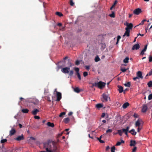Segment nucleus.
I'll return each mask as SVG.
<instances>
[{
  "label": "nucleus",
  "instance_id": "obj_42",
  "mask_svg": "<svg viewBox=\"0 0 152 152\" xmlns=\"http://www.w3.org/2000/svg\"><path fill=\"white\" fill-rule=\"evenodd\" d=\"M121 37L120 36L118 35V36L117 38V41L116 42V44H117L118 43V42H119L120 39H121Z\"/></svg>",
  "mask_w": 152,
  "mask_h": 152
},
{
  "label": "nucleus",
  "instance_id": "obj_8",
  "mask_svg": "<svg viewBox=\"0 0 152 152\" xmlns=\"http://www.w3.org/2000/svg\"><path fill=\"white\" fill-rule=\"evenodd\" d=\"M142 12L140 8H137L133 11V13L136 15H138Z\"/></svg>",
  "mask_w": 152,
  "mask_h": 152
},
{
  "label": "nucleus",
  "instance_id": "obj_18",
  "mask_svg": "<svg viewBox=\"0 0 152 152\" xmlns=\"http://www.w3.org/2000/svg\"><path fill=\"white\" fill-rule=\"evenodd\" d=\"M129 132L134 135H135L137 133V132L135 131V130L134 129H132L130 131H129Z\"/></svg>",
  "mask_w": 152,
  "mask_h": 152
},
{
  "label": "nucleus",
  "instance_id": "obj_5",
  "mask_svg": "<svg viewBox=\"0 0 152 152\" xmlns=\"http://www.w3.org/2000/svg\"><path fill=\"white\" fill-rule=\"evenodd\" d=\"M29 103H32L34 105H37L39 103V101L37 99H31L29 100Z\"/></svg>",
  "mask_w": 152,
  "mask_h": 152
},
{
  "label": "nucleus",
  "instance_id": "obj_45",
  "mask_svg": "<svg viewBox=\"0 0 152 152\" xmlns=\"http://www.w3.org/2000/svg\"><path fill=\"white\" fill-rule=\"evenodd\" d=\"M130 129V127L129 126H127L126 128V129H122V130H126V131H128Z\"/></svg>",
  "mask_w": 152,
  "mask_h": 152
},
{
  "label": "nucleus",
  "instance_id": "obj_11",
  "mask_svg": "<svg viewBox=\"0 0 152 152\" xmlns=\"http://www.w3.org/2000/svg\"><path fill=\"white\" fill-rule=\"evenodd\" d=\"M142 121L141 120L138 119L135 123V127L140 126H141V122Z\"/></svg>",
  "mask_w": 152,
  "mask_h": 152
},
{
  "label": "nucleus",
  "instance_id": "obj_49",
  "mask_svg": "<svg viewBox=\"0 0 152 152\" xmlns=\"http://www.w3.org/2000/svg\"><path fill=\"white\" fill-rule=\"evenodd\" d=\"M70 4L71 6H73L74 4V3L73 1L72 0H70Z\"/></svg>",
  "mask_w": 152,
  "mask_h": 152
},
{
  "label": "nucleus",
  "instance_id": "obj_63",
  "mask_svg": "<svg viewBox=\"0 0 152 152\" xmlns=\"http://www.w3.org/2000/svg\"><path fill=\"white\" fill-rule=\"evenodd\" d=\"M34 118L36 119H39L40 118V117L38 116L35 115L34 116Z\"/></svg>",
  "mask_w": 152,
  "mask_h": 152
},
{
  "label": "nucleus",
  "instance_id": "obj_4",
  "mask_svg": "<svg viewBox=\"0 0 152 152\" xmlns=\"http://www.w3.org/2000/svg\"><path fill=\"white\" fill-rule=\"evenodd\" d=\"M102 98H101L102 101L103 102H106L108 101V99H110L108 95L104 93L102 94Z\"/></svg>",
  "mask_w": 152,
  "mask_h": 152
},
{
  "label": "nucleus",
  "instance_id": "obj_43",
  "mask_svg": "<svg viewBox=\"0 0 152 152\" xmlns=\"http://www.w3.org/2000/svg\"><path fill=\"white\" fill-rule=\"evenodd\" d=\"M65 113L64 112H63L61 113L59 115V116L60 117H62L63 115L65 114Z\"/></svg>",
  "mask_w": 152,
  "mask_h": 152
},
{
  "label": "nucleus",
  "instance_id": "obj_21",
  "mask_svg": "<svg viewBox=\"0 0 152 152\" xmlns=\"http://www.w3.org/2000/svg\"><path fill=\"white\" fill-rule=\"evenodd\" d=\"M126 31L123 36H125L126 35L127 37H129V36L130 31V30H128L127 29H126Z\"/></svg>",
  "mask_w": 152,
  "mask_h": 152
},
{
  "label": "nucleus",
  "instance_id": "obj_30",
  "mask_svg": "<svg viewBox=\"0 0 152 152\" xmlns=\"http://www.w3.org/2000/svg\"><path fill=\"white\" fill-rule=\"evenodd\" d=\"M56 15H58L59 17H61L63 16V15L61 12H56Z\"/></svg>",
  "mask_w": 152,
  "mask_h": 152
},
{
  "label": "nucleus",
  "instance_id": "obj_54",
  "mask_svg": "<svg viewBox=\"0 0 152 152\" xmlns=\"http://www.w3.org/2000/svg\"><path fill=\"white\" fill-rule=\"evenodd\" d=\"M121 70L123 72H124L126 71L127 69L125 68H122L121 69Z\"/></svg>",
  "mask_w": 152,
  "mask_h": 152
},
{
  "label": "nucleus",
  "instance_id": "obj_25",
  "mask_svg": "<svg viewBox=\"0 0 152 152\" xmlns=\"http://www.w3.org/2000/svg\"><path fill=\"white\" fill-rule=\"evenodd\" d=\"M47 124L48 126L52 127H53L54 126L53 123H51L50 122H48Z\"/></svg>",
  "mask_w": 152,
  "mask_h": 152
},
{
  "label": "nucleus",
  "instance_id": "obj_15",
  "mask_svg": "<svg viewBox=\"0 0 152 152\" xmlns=\"http://www.w3.org/2000/svg\"><path fill=\"white\" fill-rule=\"evenodd\" d=\"M16 132L15 130L14 129H12L10 132V136L13 135Z\"/></svg>",
  "mask_w": 152,
  "mask_h": 152
},
{
  "label": "nucleus",
  "instance_id": "obj_55",
  "mask_svg": "<svg viewBox=\"0 0 152 152\" xmlns=\"http://www.w3.org/2000/svg\"><path fill=\"white\" fill-rule=\"evenodd\" d=\"M117 2H117V1L116 0H115L114 2V3L113 5L112 6H113V7H115V5H116V4L117 3Z\"/></svg>",
  "mask_w": 152,
  "mask_h": 152
},
{
  "label": "nucleus",
  "instance_id": "obj_24",
  "mask_svg": "<svg viewBox=\"0 0 152 152\" xmlns=\"http://www.w3.org/2000/svg\"><path fill=\"white\" fill-rule=\"evenodd\" d=\"M121 142H118L115 145L116 146H119L121 145V143H124V141L122 140H121Z\"/></svg>",
  "mask_w": 152,
  "mask_h": 152
},
{
  "label": "nucleus",
  "instance_id": "obj_35",
  "mask_svg": "<svg viewBox=\"0 0 152 152\" xmlns=\"http://www.w3.org/2000/svg\"><path fill=\"white\" fill-rule=\"evenodd\" d=\"M152 75V69L148 73L146 76V77L147 76H150Z\"/></svg>",
  "mask_w": 152,
  "mask_h": 152
},
{
  "label": "nucleus",
  "instance_id": "obj_58",
  "mask_svg": "<svg viewBox=\"0 0 152 152\" xmlns=\"http://www.w3.org/2000/svg\"><path fill=\"white\" fill-rule=\"evenodd\" d=\"M133 116L135 118H137L138 117V115L136 113H134L133 115Z\"/></svg>",
  "mask_w": 152,
  "mask_h": 152
},
{
  "label": "nucleus",
  "instance_id": "obj_26",
  "mask_svg": "<svg viewBox=\"0 0 152 152\" xmlns=\"http://www.w3.org/2000/svg\"><path fill=\"white\" fill-rule=\"evenodd\" d=\"M103 106V104H98L96 105V107L98 109L102 107Z\"/></svg>",
  "mask_w": 152,
  "mask_h": 152
},
{
  "label": "nucleus",
  "instance_id": "obj_53",
  "mask_svg": "<svg viewBox=\"0 0 152 152\" xmlns=\"http://www.w3.org/2000/svg\"><path fill=\"white\" fill-rule=\"evenodd\" d=\"M73 71L72 70H71L69 72V75L70 76H72L73 75Z\"/></svg>",
  "mask_w": 152,
  "mask_h": 152
},
{
  "label": "nucleus",
  "instance_id": "obj_17",
  "mask_svg": "<svg viewBox=\"0 0 152 152\" xmlns=\"http://www.w3.org/2000/svg\"><path fill=\"white\" fill-rule=\"evenodd\" d=\"M136 144V142L135 141L131 140L130 142V145L131 146H134Z\"/></svg>",
  "mask_w": 152,
  "mask_h": 152
},
{
  "label": "nucleus",
  "instance_id": "obj_37",
  "mask_svg": "<svg viewBox=\"0 0 152 152\" xmlns=\"http://www.w3.org/2000/svg\"><path fill=\"white\" fill-rule=\"evenodd\" d=\"M65 64H63L62 66H57V71H58L60 69L62 68V67L63 66H65Z\"/></svg>",
  "mask_w": 152,
  "mask_h": 152
},
{
  "label": "nucleus",
  "instance_id": "obj_16",
  "mask_svg": "<svg viewBox=\"0 0 152 152\" xmlns=\"http://www.w3.org/2000/svg\"><path fill=\"white\" fill-rule=\"evenodd\" d=\"M118 91L119 93H121L123 91V87L121 86H118Z\"/></svg>",
  "mask_w": 152,
  "mask_h": 152
},
{
  "label": "nucleus",
  "instance_id": "obj_7",
  "mask_svg": "<svg viewBox=\"0 0 152 152\" xmlns=\"http://www.w3.org/2000/svg\"><path fill=\"white\" fill-rule=\"evenodd\" d=\"M57 99L56 101H59L61 99V93L58 91H56Z\"/></svg>",
  "mask_w": 152,
  "mask_h": 152
},
{
  "label": "nucleus",
  "instance_id": "obj_57",
  "mask_svg": "<svg viewBox=\"0 0 152 152\" xmlns=\"http://www.w3.org/2000/svg\"><path fill=\"white\" fill-rule=\"evenodd\" d=\"M145 50H142L141 52V53H140V55L142 56L144 54V52H145Z\"/></svg>",
  "mask_w": 152,
  "mask_h": 152
},
{
  "label": "nucleus",
  "instance_id": "obj_1",
  "mask_svg": "<svg viewBox=\"0 0 152 152\" xmlns=\"http://www.w3.org/2000/svg\"><path fill=\"white\" fill-rule=\"evenodd\" d=\"M54 142L52 140H49L47 142L44 143V148L47 152H53L52 148Z\"/></svg>",
  "mask_w": 152,
  "mask_h": 152
},
{
  "label": "nucleus",
  "instance_id": "obj_44",
  "mask_svg": "<svg viewBox=\"0 0 152 152\" xmlns=\"http://www.w3.org/2000/svg\"><path fill=\"white\" fill-rule=\"evenodd\" d=\"M138 128L137 129V132H140V130L141 129H142V126H138Z\"/></svg>",
  "mask_w": 152,
  "mask_h": 152
},
{
  "label": "nucleus",
  "instance_id": "obj_40",
  "mask_svg": "<svg viewBox=\"0 0 152 152\" xmlns=\"http://www.w3.org/2000/svg\"><path fill=\"white\" fill-rule=\"evenodd\" d=\"M7 140L6 139H3L2 140H1V143H4L7 142Z\"/></svg>",
  "mask_w": 152,
  "mask_h": 152
},
{
  "label": "nucleus",
  "instance_id": "obj_47",
  "mask_svg": "<svg viewBox=\"0 0 152 152\" xmlns=\"http://www.w3.org/2000/svg\"><path fill=\"white\" fill-rule=\"evenodd\" d=\"M88 75V73L87 72H84L83 73V76L85 77H86Z\"/></svg>",
  "mask_w": 152,
  "mask_h": 152
},
{
  "label": "nucleus",
  "instance_id": "obj_3",
  "mask_svg": "<svg viewBox=\"0 0 152 152\" xmlns=\"http://www.w3.org/2000/svg\"><path fill=\"white\" fill-rule=\"evenodd\" d=\"M68 64L69 67L62 68L61 69V71L62 72L64 73H68L69 72V70L70 69V67H71L72 65L71 63L69 61V60H68Z\"/></svg>",
  "mask_w": 152,
  "mask_h": 152
},
{
  "label": "nucleus",
  "instance_id": "obj_48",
  "mask_svg": "<svg viewBox=\"0 0 152 152\" xmlns=\"http://www.w3.org/2000/svg\"><path fill=\"white\" fill-rule=\"evenodd\" d=\"M75 70L76 72V73H79V68L76 67L75 68Z\"/></svg>",
  "mask_w": 152,
  "mask_h": 152
},
{
  "label": "nucleus",
  "instance_id": "obj_29",
  "mask_svg": "<svg viewBox=\"0 0 152 152\" xmlns=\"http://www.w3.org/2000/svg\"><path fill=\"white\" fill-rule=\"evenodd\" d=\"M69 119L68 118H65L64 119V121L65 123L67 124L68 123V122L69 121Z\"/></svg>",
  "mask_w": 152,
  "mask_h": 152
},
{
  "label": "nucleus",
  "instance_id": "obj_6",
  "mask_svg": "<svg viewBox=\"0 0 152 152\" xmlns=\"http://www.w3.org/2000/svg\"><path fill=\"white\" fill-rule=\"evenodd\" d=\"M150 104V103H149L147 104H143L142 107V113H145L147 111L148 109L147 106L149 105Z\"/></svg>",
  "mask_w": 152,
  "mask_h": 152
},
{
  "label": "nucleus",
  "instance_id": "obj_62",
  "mask_svg": "<svg viewBox=\"0 0 152 152\" xmlns=\"http://www.w3.org/2000/svg\"><path fill=\"white\" fill-rule=\"evenodd\" d=\"M46 99L49 102H50L51 100H50V97L49 96H47L46 97Z\"/></svg>",
  "mask_w": 152,
  "mask_h": 152
},
{
  "label": "nucleus",
  "instance_id": "obj_2",
  "mask_svg": "<svg viewBox=\"0 0 152 152\" xmlns=\"http://www.w3.org/2000/svg\"><path fill=\"white\" fill-rule=\"evenodd\" d=\"M106 83L102 81H99L98 82H95L93 83V86L95 87H97L100 89H102L105 86Z\"/></svg>",
  "mask_w": 152,
  "mask_h": 152
},
{
  "label": "nucleus",
  "instance_id": "obj_33",
  "mask_svg": "<svg viewBox=\"0 0 152 152\" xmlns=\"http://www.w3.org/2000/svg\"><path fill=\"white\" fill-rule=\"evenodd\" d=\"M109 16L111 18H115V14L114 12L113 11L112 12V13L111 14H110L109 15Z\"/></svg>",
  "mask_w": 152,
  "mask_h": 152
},
{
  "label": "nucleus",
  "instance_id": "obj_22",
  "mask_svg": "<svg viewBox=\"0 0 152 152\" xmlns=\"http://www.w3.org/2000/svg\"><path fill=\"white\" fill-rule=\"evenodd\" d=\"M39 112V111L37 109H35L32 112V113L33 115H36L37 114V113Z\"/></svg>",
  "mask_w": 152,
  "mask_h": 152
},
{
  "label": "nucleus",
  "instance_id": "obj_60",
  "mask_svg": "<svg viewBox=\"0 0 152 152\" xmlns=\"http://www.w3.org/2000/svg\"><path fill=\"white\" fill-rule=\"evenodd\" d=\"M137 150V147H134L133 149H132V152H135Z\"/></svg>",
  "mask_w": 152,
  "mask_h": 152
},
{
  "label": "nucleus",
  "instance_id": "obj_51",
  "mask_svg": "<svg viewBox=\"0 0 152 152\" xmlns=\"http://www.w3.org/2000/svg\"><path fill=\"white\" fill-rule=\"evenodd\" d=\"M149 61L151 62L152 61V56H150L149 57Z\"/></svg>",
  "mask_w": 152,
  "mask_h": 152
},
{
  "label": "nucleus",
  "instance_id": "obj_14",
  "mask_svg": "<svg viewBox=\"0 0 152 152\" xmlns=\"http://www.w3.org/2000/svg\"><path fill=\"white\" fill-rule=\"evenodd\" d=\"M23 136V134H22L20 136H18L16 139V140L18 141H20L21 140H23L24 139Z\"/></svg>",
  "mask_w": 152,
  "mask_h": 152
},
{
  "label": "nucleus",
  "instance_id": "obj_56",
  "mask_svg": "<svg viewBox=\"0 0 152 152\" xmlns=\"http://www.w3.org/2000/svg\"><path fill=\"white\" fill-rule=\"evenodd\" d=\"M123 132L126 135H128V132H129L128 131H126V130H122Z\"/></svg>",
  "mask_w": 152,
  "mask_h": 152
},
{
  "label": "nucleus",
  "instance_id": "obj_27",
  "mask_svg": "<svg viewBox=\"0 0 152 152\" xmlns=\"http://www.w3.org/2000/svg\"><path fill=\"white\" fill-rule=\"evenodd\" d=\"M129 59V57H126L123 61L124 62L125 64L127 63L128 62Z\"/></svg>",
  "mask_w": 152,
  "mask_h": 152
},
{
  "label": "nucleus",
  "instance_id": "obj_34",
  "mask_svg": "<svg viewBox=\"0 0 152 152\" xmlns=\"http://www.w3.org/2000/svg\"><path fill=\"white\" fill-rule=\"evenodd\" d=\"M147 21V20H146V19H144V20H142L141 23H140L139 25H138L137 26H135V27L136 26H138L140 25H143L144 24V22L145 21Z\"/></svg>",
  "mask_w": 152,
  "mask_h": 152
},
{
  "label": "nucleus",
  "instance_id": "obj_39",
  "mask_svg": "<svg viewBox=\"0 0 152 152\" xmlns=\"http://www.w3.org/2000/svg\"><path fill=\"white\" fill-rule=\"evenodd\" d=\"M115 148L114 146H113L111 148V152H115Z\"/></svg>",
  "mask_w": 152,
  "mask_h": 152
},
{
  "label": "nucleus",
  "instance_id": "obj_38",
  "mask_svg": "<svg viewBox=\"0 0 152 152\" xmlns=\"http://www.w3.org/2000/svg\"><path fill=\"white\" fill-rule=\"evenodd\" d=\"M95 60L96 62H97L100 60V58L98 56H97L95 57Z\"/></svg>",
  "mask_w": 152,
  "mask_h": 152
},
{
  "label": "nucleus",
  "instance_id": "obj_12",
  "mask_svg": "<svg viewBox=\"0 0 152 152\" xmlns=\"http://www.w3.org/2000/svg\"><path fill=\"white\" fill-rule=\"evenodd\" d=\"M133 27V25L132 23H130L129 24H127L126 27L125 28V29L130 30V29H132Z\"/></svg>",
  "mask_w": 152,
  "mask_h": 152
},
{
  "label": "nucleus",
  "instance_id": "obj_41",
  "mask_svg": "<svg viewBox=\"0 0 152 152\" xmlns=\"http://www.w3.org/2000/svg\"><path fill=\"white\" fill-rule=\"evenodd\" d=\"M76 74L77 75L78 78L79 79V80H81V77L80 73H76Z\"/></svg>",
  "mask_w": 152,
  "mask_h": 152
},
{
  "label": "nucleus",
  "instance_id": "obj_10",
  "mask_svg": "<svg viewBox=\"0 0 152 152\" xmlns=\"http://www.w3.org/2000/svg\"><path fill=\"white\" fill-rule=\"evenodd\" d=\"M140 48V45L139 44H137L134 45L132 48V50H134L135 49L137 50L139 49Z\"/></svg>",
  "mask_w": 152,
  "mask_h": 152
},
{
  "label": "nucleus",
  "instance_id": "obj_20",
  "mask_svg": "<svg viewBox=\"0 0 152 152\" xmlns=\"http://www.w3.org/2000/svg\"><path fill=\"white\" fill-rule=\"evenodd\" d=\"M74 91L75 92L78 93L82 91V90L79 89L78 87H76L74 89Z\"/></svg>",
  "mask_w": 152,
  "mask_h": 152
},
{
  "label": "nucleus",
  "instance_id": "obj_31",
  "mask_svg": "<svg viewBox=\"0 0 152 152\" xmlns=\"http://www.w3.org/2000/svg\"><path fill=\"white\" fill-rule=\"evenodd\" d=\"M148 86L149 87H152V81H150L147 84Z\"/></svg>",
  "mask_w": 152,
  "mask_h": 152
},
{
  "label": "nucleus",
  "instance_id": "obj_23",
  "mask_svg": "<svg viewBox=\"0 0 152 152\" xmlns=\"http://www.w3.org/2000/svg\"><path fill=\"white\" fill-rule=\"evenodd\" d=\"M123 132L122 129V130H117V133H116L115 134H119V135L120 136H121L122 135Z\"/></svg>",
  "mask_w": 152,
  "mask_h": 152
},
{
  "label": "nucleus",
  "instance_id": "obj_52",
  "mask_svg": "<svg viewBox=\"0 0 152 152\" xmlns=\"http://www.w3.org/2000/svg\"><path fill=\"white\" fill-rule=\"evenodd\" d=\"M75 64L77 65H78L80 64V61L79 60H77L75 62Z\"/></svg>",
  "mask_w": 152,
  "mask_h": 152
},
{
  "label": "nucleus",
  "instance_id": "obj_13",
  "mask_svg": "<svg viewBox=\"0 0 152 152\" xmlns=\"http://www.w3.org/2000/svg\"><path fill=\"white\" fill-rule=\"evenodd\" d=\"M52 148H53V149H52L53 152H55L57 150V147L56 144L54 142Z\"/></svg>",
  "mask_w": 152,
  "mask_h": 152
},
{
  "label": "nucleus",
  "instance_id": "obj_46",
  "mask_svg": "<svg viewBox=\"0 0 152 152\" xmlns=\"http://www.w3.org/2000/svg\"><path fill=\"white\" fill-rule=\"evenodd\" d=\"M152 99V94H150L148 96V99L149 100H151Z\"/></svg>",
  "mask_w": 152,
  "mask_h": 152
},
{
  "label": "nucleus",
  "instance_id": "obj_28",
  "mask_svg": "<svg viewBox=\"0 0 152 152\" xmlns=\"http://www.w3.org/2000/svg\"><path fill=\"white\" fill-rule=\"evenodd\" d=\"M21 111L23 113H28V112L29 111V110H28L27 109H22L21 110Z\"/></svg>",
  "mask_w": 152,
  "mask_h": 152
},
{
  "label": "nucleus",
  "instance_id": "obj_61",
  "mask_svg": "<svg viewBox=\"0 0 152 152\" xmlns=\"http://www.w3.org/2000/svg\"><path fill=\"white\" fill-rule=\"evenodd\" d=\"M90 66H85V67L86 69L87 70H88L89 69H90Z\"/></svg>",
  "mask_w": 152,
  "mask_h": 152
},
{
  "label": "nucleus",
  "instance_id": "obj_32",
  "mask_svg": "<svg viewBox=\"0 0 152 152\" xmlns=\"http://www.w3.org/2000/svg\"><path fill=\"white\" fill-rule=\"evenodd\" d=\"M124 85L126 87H130L131 85V83L130 82H128L124 84Z\"/></svg>",
  "mask_w": 152,
  "mask_h": 152
},
{
  "label": "nucleus",
  "instance_id": "obj_19",
  "mask_svg": "<svg viewBox=\"0 0 152 152\" xmlns=\"http://www.w3.org/2000/svg\"><path fill=\"white\" fill-rule=\"evenodd\" d=\"M129 103L128 102H125L124 103L122 106V107L124 109H125L127 107L129 106Z\"/></svg>",
  "mask_w": 152,
  "mask_h": 152
},
{
  "label": "nucleus",
  "instance_id": "obj_64",
  "mask_svg": "<svg viewBox=\"0 0 152 152\" xmlns=\"http://www.w3.org/2000/svg\"><path fill=\"white\" fill-rule=\"evenodd\" d=\"M105 115V113H102L101 115V117L102 118L104 117Z\"/></svg>",
  "mask_w": 152,
  "mask_h": 152
},
{
  "label": "nucleus",
  "instance_id": "obj_59",
  "mask_svg": "<svg viewBox=\"0 0 152 152\" xmlns=\"http://www.w3.org/2000/svg\"><path fill=\"white\" fill-rule=\"evenodd\" d=\"M148 45H146L145 46L144 48L143 49L144 50H145L146 51V50L147 49Z\"/></svg>",
  "mask_w": 152,
  "mask_h": 152
},
{
  "label": "nucleus",
  "instance_id": "obj_9",
  "mask_svg": "<svg viewBox=\"0 0 152 152\" xmlns=\"http://www.w3.org/2000/svg\"><path fill=\"white\" fill-rule=\"evenodd\" d=\"M137 77H138V78L142 79L143 78V77L142 75V72L140 71H138L137 73Z\"/></svg>",
  "mask_w": 152,
  "mask_h": 152
},
{
  "label": "nucleus",
  "instance_id": "obj_36",
  "mask_svg": "<svg viewBox=\"0 0 152 152\" xmlns=\"http://www.w3.org/2000/svg\"><path fill=\"white\" fill-rule=\"evenodd\" d=\"M102 136H100L99 138H98V140L100 143H104V141L103 140H101Z\"/></svg>",
  "mask_w": 152,
  "mask_h": 152
},
{
  "label": "nucleus",
  "instance_id": "obj_50",
  "mask_svg": "<svg viewBox=\"0 0 152 152\" xmlns=\"http://www.w3.org/2000/svg\"><path fill=\"white\" fill-rule=\"evenodd\" d=\"M112 130L111 129H108L106 131V133H108L109 132L111 133L112 132Z\"/></svg>",
  "mask_w": 152,
  "mask_h": 152
}]
</instances>
